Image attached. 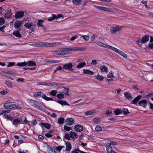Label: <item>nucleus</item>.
Masks as SVG:
<instances>
[{"mask_svg":"<svg viewBox=\"0 0 153 153\" xmlns=\"http://www.w3.org/2000/svg\"><path fill=\"white\" fill-rule=\"evenodd\" d=\"M74 123V120L73 119L70 118L67 119L65 120L66 124L68 126H71Z\"/></svg>","mask_w":153,"mask_h":153,"instance_id":"ddd939ff","label":"nucleus"},{"mask_svg":"<svg viewBox=\"0 0 153 153\" xmlns=\"http://www.w3.org/2000/svg\"><path fill=\"white\" fill-rule=\"evenodd\" d=\"M20 120L18 119H14L13 122V124L16 125H18L20 122Z\"/></svg>","mask_w":153,"mask_h":153,"instance_id":"58836bf2","label":"nucleus"},{"mask_svg":"<svg viewBox=\"0 0 153 153\" xmlns=\"http://www.w3.org/2000/svg\"><path fill=\"white\" fill-rule=\"evenodd\" d=\"M12 15V14L11 10H8L4 14V16L7 19H9L11 17Z\"/></svg>","mask_w":153,"mask_h":153,"instance_id":"f3484780","label":"nucleus"},{"mask_svg":"<svg viewBox=\"0 0 153 153\" xmlns=\"http://www.w3.org/2000/svg\"><path fill=\"white\" fill-rule=\"evenodd\" d=\"M53 47L57 46L62 45L61 42H53L51 43Z\"/></svg>","mask_w":153,"mask_h":153,"instance_id":"49530a36","label":"nucleus"},{"mask_svg":"<svg viewBox=\"0 0 153 153\" xmlns=\"http://www.w3.org/2000/svg\"><path fill=\"white\" fill-rule=\"evenodd\" d=\"M27 101L30 105L38 109L42 110V105L39 102L30 99H27Z\"/></svg>","mask_w":153,"mask_h":153,"instance_id":"f03ea898","label":"nucleus"},{"mask_svg":"<svg viewBox=\"0 0 153 153\" xmlns=\"http://www.w3.org/2000/svg\"><path fill=\"white\" fill-rule=\"evenodd\" d=\"M117 143L116 142L113 141H111L108 144H107V145H110V146L111 145H117Z\"/></svg>","mask_w":153,"mask_h":153,"instance_id":"603ef678","label":"nucleus"},{"mask_svg":"<svg viewBox=\"0 0 153 153\" xmlns=\"http://www.w3.org/2000/svg\"><path fill=\"white\" fill-rule=\"evenodd\" d=\"M22 22H23L22 21H16L14 23V27L16 29L20 27L22 25Z\"/></svg>","mask_w":153,"mask_h":153,"instance_id":"4468645a","label":"nucleus"},{"mask_svg":"<svg viewBox=\"0 0 153 153\" xmlns=\"http://www.w3.org/2000/svg\"><path fill=\"white\" fill-rule=\"evenodd\" d=\"M122 111L124 114H127L129 113L128 109L126 108L123 109Z\"/></svg>","mask_w":153,"mask_h":153,"instance_id":"8fccbe9b","label":"nucleus"},{"mask_svg":"<svg viewBox=\"0 0 153 153\" xmlns=\"http://www.w3.org/2000/svg\"><path fill=\"white\" fill-rule=\"evenodd\" d=\"M25 26L27 29H30V33L33 32L34 30L35 29L33 27H35L36 25L33 24L32 22H28L27 23H25L24 25Z\"/></svg>","mask_w":153,"mask_h":153,"instance_id":"39448f33","label":"nucleus"},{"mask_svg":"<svg viewBox=\"0 0 153 153\" xmlns=\"http://www.w3.org/2000/svg\"><path fill=\"white\" fill-rule=\"evenodd\" d=\"M74 129L76 131L80 132L83 130V127L82 125L78 124L74 126Z\"/></svg>","mask_w":153,"mask_h":153,"instance_id":"f8f14e48","label":"nucleus"},{"mask_svg":"<svg viewBox=\"0 0 153 153\" xmlns=\"http://www.w3.org/2000/svg\"><path fill=\"white\" fill-rule=\"evenodd\" d=\"M83 73L84 74L89 75H93L94 74L93 72L88 69H83Z\"/></svg>","mask_w":153,"mask_h":153,"instance_id":"5701e85b","label":"nucleus"},{"mask_svg":"<svg viewBox=\"0 0 153 153\" xmlns=\"http://www.w3.org/2000/svg\"><path fill=\"white\" fill-rule=\"evenodd\" d=\"M95 77L99 81H102L104 79V77L103 75H100L98 73V74L97 75L95 76Z\"/></svg>","mask_w":153,"mask_h":153,"instance_id":"7c9ffc66","label":"nucleus"},{"mask_svg":"<svg viewBox=\"0 0 153 153\" xmlns=\"http://www.w3.org/2000/svg\"><path fill=\"white\" fill-rule=\"evenodd\" d=\"M93 114V111H89L86 112L85 113V115H92Z\"/></svg>","mask_w":153,"mask_h":153,"instance_id":"bf43d9fd","label":"nucleus"},{"mask_svg":"<svg viewBox=\"0 0 153 153\" xmlns=\"http://www.w3.org/2000/svg\"><path fill=\"white\" fill-rule=\"evenodd\" d=\"M140 98L141 96L140 95H138L132 101V103L135 104L140 99Z\"/></svg>","mask_w":153,"mask_h":153,"instance_id":"c85d7f7f","label":"nucleus"},{"mask_svg":"<svg viewBox=\"0 0 153 153\" xmlns=\"http://www.w3.org/2000/svg\"><path fill=\"white\" fill-rule=\"evenodd\" d=\"M122 29V27L121 26L117 25H114L111 27L110 32L112 34H114L121 30Z\"/></svg>","mask_w":153,"mask_h":153,"instance_id":"423d86ee","label":"nucleus"},{"mask_svg":"<svg viewBox=\"0 0 153 153\" xmlns=\"http://www.w3.org/2000/svg\"><path fill=\"white\" fill-rule=\"evenodd\" d=\"M5 84L8 86L9 87L12 88L13 87V83L10 82L6 81L5 83Z\"/></svg>","mask_w":153,"mask_h":153,"instance_id":"4c0bfd02","label":"nucleus"},{"mask_svg":"<svg viewBox=\"0 0 153 153\" xmlns=\"http://www.w3.org/2000/svg\"><path fill=\"white\" fill-rule=\"evenodd\" d=\"M55 19H56V16L53 14H52L51 16L48 18V20L49 21H52Z\"/></svg>","mask_w":153,"mask_h":153,"instance_id":"a19ab883","label":"nucleus"},{"mask_svg":"<svg viewBox=\"0 0 153 153\" xmlns=\"http://www.w3.org/2000/svg\"><path fill=\"white\" fill-rule=\"evenodd\" d=\"M64 128L65 130L68 131H69L71 129V127L68 126H64Z\"/></svg>","mask_w":153,"mask_h":153,"instance_id":"5fc2aeb1","label":"nucleus"},{"mask_svg":"<svg viewBox=\"0 0 153 153\" xmlns=\"http://www.w3.org/2000/svg\"><path fill=\"white\" fill-rule=\"evenodd\" d=\"M41 124L48 129H49L51 128L50 125L47 123H41Z\"/></svg>","mask_w":153,"mask_h":153,"instance_id":"c9c22d12","label":"nucleus"},{"mask_svg":"<svg viewBox=\"0 0 153 153\" xmlns=\"http://www.w3.org/2000/svg\"><path fill=\"white\" fill-rule=\"evenodd\" d=\"M58 122L60 124H63L65 122V119L61 117L58 119Z\"/></svg>","mask_w":153,"mask_h":153,"instance_id":"e433bc0d","label":"nucleus"},{"mask_svg":"<svg viewBox=\"0 0 153 153\" xmlns=\"http://www.w3.org/2000/svg\"><path fill=\"white\" fill-rule=\"evenodd\" d=\"M57 93V91L56 90H52L50 93L49 94L53 96H55Z\"/></svg>","mask_w":153,"mask_h":153,"instance_id":"ea45409f","label":"nucleus"},{"mask_svg":"<svg viewBox=\"0 0 153 153\" xmlns=\"http://www.w3.org/2000/svg\"><path fill=\"white\" fill-rule=\"evenodd\" d=\"M45 86L48 87H51V86H56L58 85V84L57 83L54 82H50L46 83H45Z\"/></svg>","mask_w":153,"mask_h":153,"instance_id":"aec40b11","label":"nucleus"},{"mask_svg":"<svg viewBox=\"0 0 153 153\" xmlns=\"http://www.w3.org/2000/svg\"><path fill=\"white\" fill-rule=\"evenodd\" d=\"M99 68L102 72H105L106 73L108 72V68L105 65H103L100 66Z\"/></svg>","mask_w":153,"mask_h":153,"instance_id":"dca6fc26","label":"nucleus"},{"mask_svg":"<svg viewBox=\"0 0 153 153\" xmlns=\"http://www.w3.org/2000/svg\"><path fill=\"white\" fill-rule=\"evenodd\" d=\"M97 8L101 10L110 12H113L115 10V9L113 8L106 7H103L98 6Z\"/></svg>","mask_w":153,"mask_h":153,"instance_id":"1a4fd4ad","label":"nucleus"},{"mask_svg":"<svg viewBox=\"0 0 153 153\" xmlns=\"http://www.w3.org/2000/svg\"><path fill=\"white\" fill-rule=\"evenodd\" d=\"M4 23V20L3 18L0 17V25H2Z\"/></svg>","mask_w":153,"mask_h":153,"instance_id":"13d9d810","label":"nucleus"},{"mask_svg":"<svg viewBox=\"0 0 153 153\" xmlns=\"http://www.w3.org/2000/svg\"><path fill=\"white\" fill-rule=\"evenodd\" d=\"M45 136L49 138L53 136V135L50 133H47L45 134Z\"/></svg>","mask_w":153,"mask_h":153,"instance_id":"338daca9","label":"nucleus"},{"mask_svg":"<svg viewBox=\"0 0 153 153\" xmlns=\"http://www.w3.org/2000/svg\"><path fill=\"white\" fill-rule=\"evenodd\" d=\"M81 151L79 149H77L72 152V153H81Z\"/></svg>","mask_w":153,"mask_h":153,"instance_id":"052dcab7","label":"nucleus"},{"mask_svg":"<svg viewBox=\"0 0 153 153\" xmlns=\"http://www.w3.org/2000/svg\"><path fill=\"white\" fill-rule=\"evenodd\" d=\"M52 54L54 55H60V54H61V53H59L58 50L53 51Z\"/></svg>","mask_w":153,"mask_h":153,"instance_id":"09e8293b","label":"nucleus"},{"mask_svg":"<svg viewBox=\"0 0 153 153\" xmlns=\"http://www.w3.org/2000/svg\"><path fill=\"white\" fill-rule=\"evenodd\" d=\"M27 65L28 66H36V63L33 61H29L27 62Z\"/></svg>","mask_w":153,"mask_h":153,"instance_id":"2f4dec72","label":"nucleus"},{"mask_svg":"<svg viewBox=\"0 0 153 153\" xmlns=\"http://www.w3.org/2000/svg\"><path fill=\"white\" fill-rule=\"evenodd\" d=\"M3 117H4L5 118L7 119V120H10L11 122L12 121L13 119V117L12 116V115L7 114H4Z\"/></svg>","mask_w":153,"mask_h":153,"instance_id":"412c9836","label":"nucleus"},{"mask_svg":"<svg viewBox=\"0 0 153 153\" xmlns=\"http://www.w3.org/2000/svg\"><path fill=\"white\" fill-rule=\"evenodd\" d=\"M47 46V42H38V47H44Z\"/></svg>","mask_w":153,"mask_h":153,"instance_id":"c756f323","label":"nucleus"},{"mask_svg":"<svg viewBox=\"0 0 153 153\" xmlns=\"http://www.w3.org/2000/svg\"><path fill=\"white\" fill-rule=\"evenodd\" d=\"M56 97L59 99H62L64 98V96L62 94H57Z\"/></svg>","mask_w":153,"mask_h":153,"instance_id":"de8ad7c7","label":"nucleus"},{"mask_svg":"<svg viewBox=\"0 0 153 153\" xmlns=\"http://www.w3.org/2000/svg\"><path fill=\"white\" fill-rule=\"evenodd\" d=\"M73 65L70 62L65 64L62 66V68L65 70H68L71 71H73L74 69L72 68Z\"/></svg>","mask_w":153,"mask_h":153,"instance_id":"6e6552de","label":"nucleus"},{"mask_svg":"<svg viewBox=\"0 0 153 153\" xmlns=\"http://www.w3.org/2000/svg\"><path fill=\"white\" fill-rule=\"evenodd\" d=\"M136 42L137 45L140 46H141L142 45V44L143 43L142 40L139 38L137 39Z\"/></svg>","mask_w":153,"mask_h":153,"instance_id":"79ce46f5","label":"nucleus"},{"mask_svg":"<svg viewBox=\"0 0 153 153\" xmlns=\"http://www.w3.org/2000/svg\"><path fill=\"white\" fill-rule=\"evenodd\" d=\"M16 65L18 66H24L27 65V62H23L18 63Z\"/></svg>","mask_w":153,"mask_h":153,"instance_id":"72a5a7b5","label":"nucleus"},{"mask_svg":"<svg viewBox=\"0 0 153 153\" xmlns=\"http://www.w3.org/2000/svg\"><path fill=\"white\" fill-rule=\"evenodd\" d=\"M33 95L34 97L40 98L42 97L43 99L47 101H53V100L52 98L48 97L44 94L42 91H39L34 93Z\"/></svg>","mask_w":153,"mask_h":153,"instance_id":"7ed1b4c3","label":"nucleus"},{"mask_svg":"<svg viewBox=\"0 0 153 153\" xmlns=\"http://www.w3.org/2000/svg\"><path fill=\"white\" fill-rule=\"evenodd\" d=\"M86 65V63L85 62H81L79 63L76 66V68L78 69L83 68Z\"/></svg>","mask_w":153,"mask_h":153,"instance_id":"a211bd4d","label":"nucleus"},{"mask_svg":"<svg viewBox=\"0 0 153 153\" xmlns=\"http://www.w3.org/2000/svg\"><path fill=\"white\" fill-rule=\"evenodd\" d=\"M100 119L99 117H95L93 119V121L94 122L96 123H98L100 122Z\"/></svg>","mask_w":153,"mask_h":153,"instance_id":"c03bdc74","label":"nucleus"},{"mask_svg":"<svg viewBox=\"0 0 153 153\" xmlns=\"http://www.w3.org/2000/svg\"><path fill=\"white\" fill-rule=\"evenodd\" d=\"M96 44L98 46L102 47H103L105 48H107L108 49H111L112 48V46H110L109 45L104 44L99 41H96L95 42Z\"/></svg>","mask_w":153,"mask_h":153,"instance_id":"9d476101","label":"nucleus"},{"mask_svg":"<svg viewBox=\"0 0 153 153\" xmlns=\"http://www.w3.org/2000/svg\"><path fill=\"white\" fill-rule=\"evenodd\" d=\"M63 93L65 95H68L69 93L68 89L66 88H65L63 91Z\"/></svg>","mask_w":153,"mask_h":153,"instance_id":"e2e57ef3","label":"nucleus"},{"mask_svg":"<svg viewBox=\"0 0 153 153\" xmlns=\"http://www.w3.org/2000/svg\"><path fill=\"white\" fill-rule=\"evenodd\" d=\"M111 50L119 54L125 58H126L127 57V55L126 53L115 47H112Z\"/></svg>","mask_w":153,"mask_h":153,"instance_id":"0eeeda50","label":"nucleus"},{"mask_svg":"<svg viewBox=\"0 0 153 153\" xmlns=\"http://www.w3.org/2000/svg\"><path fill=\"white\" fill-rule=\"evenodd\" d=\"M37 123L36 121L35 120H33L31 123V125L32 126H34Z\"/></svg>","mask_w":153,"mask_h":153,"instance_id":"3c124183","label":"nucleus"},{"mask_svg":"<svg viewBox=\"0 0 153 153\" xmlns=\"http://www.w3.org/2000/svg\"><path fill=\"white\" fill-rule=\"evenodd\" d=\"M95 129L97 131H100L102 130V128L100 126H97L95 127Z\"/></svg>","mask_w":153,"mask_h":153,"instance_id":"864d4df0","label":"nucleus"},{"mask_svg":"<svg viewBox=\"0 0 153 153\" xmlns=\"http://www.w3.org/2000/svg\"><path fill=\"white\" fill-rule=\"evenodd\" d=\"M147 97H148V98H151L152 100V98H153V94H149L147 95L146 96Z\"/></svg>","mask_w":153,"mask_h":153,"instance_id":"69168bd1","label":"nucleus"},{"mask_svg":"<svg viewBox=\"0 0 153 153\" xmlns=\"http://www.w3.org/2000/svg\"><path fill=\"white\" fill-rule=\"evenodd\" d=\"M114 112L116 115H118L121 114L122 112V111L120 109H118L115 110Z\"/></svg>","mask_w":153,"mask_h":153,"instance_id":"f704fd0d","label":"nucleus"},{"mask_svg":"<svg viewBox=\"0 0 153 153\" xmlns=\"http://www.w3.org/2000/svg\"><path fill=\"white\" fill-rule=\"evenodd\" d=\"M82 37L83 39H84L86 41H88L89 39V36L88 35L83 36H82Z\"/></svg>","mask_w":153,"mask_h":153,"instance_id":"6e6d98bb","label":"nucleus"},{"mask_svg":"<svg viewBox=\"0 0 153 153\" xmlns=\"http://www.w3.org/2000/svg\"><path fill=\"white\" fill-rule=\"evenodd\" d=\"M4 107L5 108L12 109L15 108L19 109L20 107L19 106L17 105L14 104H11L8 103H6L4 105Z\"/></svg>","mask_w":153,"mask_h":153,"instance_id":"20e7f679","label":"nucleus"},{"mask_svg":"<svg viewBox=\"0 0 153 153\" xmlns=\"http://www.w3.org/2000/svg\"><path fill=\"white\" fill-rule=\"evenodd\" d=\"M149 39V36L147 35H145L142 38L143 43H145L148 41Z\"/></svg>","mask_w":153,"mask_h":153,"instance_id":"b1692460","label":"nucleus"},{"mask_svg":"<svg viewBox=\"0 0 153 153\" xmlns=\"http://www.w3.org/2000/svg\"><path fill=\"white\" fill-rule=\"evenodd\" d=\"M106 149L107 153H111L113 151L112 147L110 145H106Z\"/></svg>","mask_w":153,"mask_h":153,"instance_id":"a878e982","label":"nucleus"},{"mask_svg":"<svg viewBox=\"0 0 153 153\" xmlns=\"http://www.w3.org/2000/svg\"><path fill=\"white\" fill-rule=\"evenodd\" d=\"M24 80L25 79L24 78H19L17 79L16 81L18 82H24Z\"/></svg>","mask_w":153,"mask_h":153,"instance_id":"680f3d73","label":"nucleus"},{"mask_svg":"<svg viewBox=\"0 0 153 153\" xmlns=\"http://www.w3.org/2000/svg\"><path fill=\"white\" fill-rule=\"evenodd\" d=\"M81 0H73L72 2L75 4L76 5H80L81 2Z\"/></svg>","mask_w":153,"mask_h":153,"instance_id":"473e14b6","label":"nucleus"},{"mask_svg":"<svg viewBox=\"0 0 153 153\" xmlns=\"http://www.w3.org/2000/svg\"><path fill=\"white\" fill-rule=\"evenodd\" d=\"M124 94L126 97L128 99H132V97L130 93L128 92H126L124 93Z\"/></svg>","mask_w":153,"mask_h":153,"instance_id":"bb28decb","label":"nucleus"},{"mask_svg":"<svg viewBox=\"0 0 153 153\" xmlns=\"http://www.w3.org/2000/svg\"><path fill=\"white\" fill-rule=\"evenodd\" d=\"M66 144V150L68 152H70L71 149V143L69 142H65Z\"/></svg>","mask_w":153,"mask_h":153,"instance_id":"6ab92c4d","label":"nucleus"},{"mask_svg":"<svg viewBox=\"0 0 153 153\" xmlns=\"http://www.w3.org/2000/svg\"><path fill=\"white\" fill-rule=\"evenodd\" d=\"M8 92V91L6 90L1 91L0 93L1 94L5 95L7 94Z\"/></svg>","mask_w":153,"mask_h":153,"instance_id":"4d7b16f0","label":"nucleus"},{"mask_svg":"<svg viewBox=\"0 0 153 153\" xmlns=\"http://www.w3.org/2000/svg\"><path fill=\"white\" fill-rule=\"evenodd\" d=\"M13 35L16 37L18 38H20L22 37V35L20 34L19 31L18 30L14 31L13 33Z\"/></svg>","mask_w":153,"mask_h":153,"instance_id":"4be33fe9","label":"nucleus"},{"mask_svg":"<svg viewBox=\"0 0 153 153\" xmlns=\"http://www.w3.org/2000/svg\"><path fill=\"white\" fill-rule=\"evenodd\" d=\"M57 102L61 104L62 106H63V105H69L68 102L65 100L63 101L62 100H58L57 101Z\"/></svg>","mask_w":153,"mask_h":153,"instance_id":"393cba45","label":"nucleus"},{"mask_svg":"<svg viewBox=\"0 0 153 153\" xmlns=\"http://www.w3.org/2000/svg\"><path fill=\"white\" fill-rule=\"evenodd\" d=\"M97 63V61L95 60H92L91 62V64L92 65H95Z\"/></svg>","mask_w":153,"mask_h":153,"instance_id":"774afa93","label":"nucleus"},{"mask_svg":"<svg viewBox=\"0 0 153 153\" xmlns=\"http://www.w3.org/2000/svg\"><path fill=\"white\" fill-rule=\"evenodd\" d=\"M77 136V135L75 132L72 131L70 132V136L71 138L73 139L76 138Z\"/></svg>","mask_w":153,"mask_h":153,"instance_id":"cd10ccee","label":"nucleus"},{"mask_svg":"<svg viewBox=\"0 0 153 153\" xmlns=\"http://www.w3.org/2000/svg\"><path fill=\"white\" fill-rule=\"evenodd\" d=\"M24 15V13L21 11L16 12L15 15V17L16 19H19L23 17Z\"/></svg>","mask_w":153,"mask_h":153,"instance_id":"9b49d317","label":"nucleus"},{"mask_svg":"<svg viewBox=\"0 0 153 153\" xmlns=\"http://www.w3.org/2000/svg\"><path fill=\"white\" fill-rule=\"evenodd\" d=\"M107 76L108 77V78L114 77V76L113 75V73L112 71H110V72L107 74Z\"/></svg>","mask_w":153,"mask_h":153,"instance_id":"a18cd8bd","label":"nucleus"},{"mask_svg":"<svg viewBox=\"0 0 153 153\" xmlns=\"http://www.w3.org/2000/svg\"><path fill=\"white\" fill-rule=\"evenodd\" d=\"M86 48L84 47H72L71 48H63L58 50L59 53H61L60 55H68L70 54V52L78 51H84L86 50Z\"/></svg>","mask_w":153,"mask_h":153,"instance_id":"f257e3e1","label":"nucleus"},{"mask_svg":"<svg viewBox=\"0 0 153 153\" xmlns=\"http://www.w3.org/2000/svg\"><path fill=\"white\" fill-rule=\"evenodd\" d=\"M64 138L68 140H70L69 135L68 134L66 133L65 134Z\"/></svg>","mask_w":153,"mask_h":153,"instance_id":"0e129e2a","label":"nucleus"},{"mask_svg":"<svg viewBox=\"0 0 153 153\" xmlns=\"http://www.w3.org/2000/svg\"><path fill=\"white\" fill-rule=\"evenodd\" d=\"M44 21L40 19L39 20L38 22V25L39 26L42 27L43 26V23Z\"/></svg>","mask_w":153,"mask_h":153,"instance_id":"37998d69","label":"nucleus"},{"mask_svg":"<svg viewBox=\"0 0 153 153\" xmlns=\"http://www.w3.org/2000/svg\"><path fill=\"white\" fill-rule=\"evenodd\" d=\"M147 104V102L146 100H143L140 101L139 102V105L145 108Z\"/></svg>","mask_w":153,"mask_h":153,"instance_id":"2eb2a0df","label":"nucleus"}]
</instances>
